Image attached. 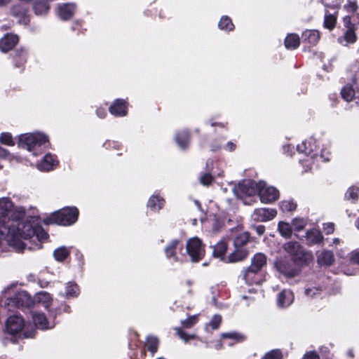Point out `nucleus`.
<instances>
[{"instance_id":"nucleus-1","label":"nucleus","mask_w":359,"mask_h":359,"mask_svg":"<svg viewBox=\"0 0 359 359\" xmlns=\"http://www.w3.org/2000/svg\"><path fill=\"white\" fill-rule=\"evenodd\" d=\"M22 208H13L12 201L6 197L0 198V229L6 231L8 245L18 252L26 248L36 250L48 239V233L39 225V217L24 219Z\"/></svg>"},{"instance_id":"nucleus-2","label":"nucleus","mask_w":359,"mask_h":359,"mask_svg":"<svg viewBox=\"0 0 359 359\" xmlns=\"http://www.w3.org/2000/svg\"><path fill=\"white\" fill-rule=\"evenodd\" d=\"M18 145L20 147L32 151L41 147H48V138L45 135L39 133H27L19 137Z\"/></svg>"},{"instance_id":"nucleus-3","label":"nucleus","mask_w":359,"mask_h":359,"mask_svg":"<svg viewBox=\"0 0 359 359\" xmlns=\"http://www.w3.org/2000/svg\"><path fill=\"white\" fill-rule=\"evenodd\" d=\"M79 211L76 208H63L52 213L46 219L47 223L67 226L74 224L76 220Z\"/></svg>"},{"instance_id":"nucleus-4","label":"nucleus","mask_w":359,"mask_h":359,"mask_svg":"<svg viewBox=\"0 0 359 359\" xmlns=\"http://www.w3.org/2000/svg\"><path fill=\"white\" fill-rule=\"evenodd\" d=\"M186 252L193 262H198L205 255L204 246L201 241L197 237L191 238L187 241Z\"/></svg>"},{"instance_id":"nucleus-5","label":"nucleus","mask_w":359,"mask_h":359,"mask_svg":"<svg viewBox=\"0 0 359 359\" xmlns=\"http://www.w3.org/2000/svg\"><path fill=\"white\" fill-rule=\"evenodd\" d=\"M263 184L255 181H244L238 184L233 189L235 194L243 198L245 196H253L258 194L259 187H262Z\"/></svg>"},{"instance_id":"nucleus-6","label":"nucleus","mask_w":359,"mask_h":359,"mask_svg":"<svg viewBox=\"0 0 359 359\" xmlns=\"http://www.w3.org/2000/svg\"><path fill=\"white\" fill-rule=\"evenodd\" d=\"M276 269L286 277H294L297 274V270L292 266L290 259L285 257H278L276 262Z\"/></svg>"},{"instance_id":"nucleus-7","label":"nucleus","mask_w":359,"mask_h":359,"mask_svg":"<svg viewBox=\"0 0 359 359\" xmlns=\"http://www.w3.org/2000/svg\"><path fill=\"white\" fill-rule=\"evenodd\" d=\"M259 184H263L262 187H259L258 191V195L262 203H272L278 199L279 192L276 188L266 186L264 182H259Z\"/></svg>"},{"instance_id":"nucleus-8","label":"nucleus","mask_w":359,"mask_h":359,"mask_svg":"<svg viewBox=\"0 0 359 359\" xmlns=\"http://www.w3.org/2000/svg\"><path fill=\"white\" fill-rule=\"evenodd\" d=\"M182 249L183 245L179 240L174 239L171 241L165 248L166 257L173 262L182 261L184 255H182V257H179L177 255V252H181Z\"/></svg>"},{"instance_id":"nucleus-9","label":"nucleus","mask_w":359,"mask_h":359,"mask_svg":"<svg viewBox=\"0 0 359 359\" xmlns=\"http://www.w3.org/2000/svg\"><path fill=\"white\" fill-rule=\"evenodd\" d=\"M277 212L275 209L258 208L252 214V217L257 222H266L271 220L276 216Z\"/></svg>"},{"instance_id":"nucleus-10","label":"nucleus","mask_w":359,"mask_h":359,"mask_svg":"<svg viewBox=\"0 0 359 359\" xmlns=\"http://www.w3.org/2000/svg\"><path fill=\"white\" fill-rule=\"evenodd\" d=\"M24 325V320L22 317L18 315H14L8 318L6 328L8 332L15 334L20 332Z\"/></svg>"},{"instance_id":"nucleus-11","label":"nucleus","mask_w":359,"mask_h":359,"mask_svg":"<svg viewBox=\"0 0 359 359\" xmlns=\"http://www.w3.org/2000/svg\"><path fill=\"white\" fill-rule=\"evenodd\" d=\"M316 257L317 263L321 266H330L334 263L335 260L334 253L332 251L327 250L318 252L316 253Z\"/></svg>"},{"instance_id":"nucleus-12","label":"nucleus","mask_w":359,"mask_h":359,"mask_svg":"<svg viewBox=\"0 0 359 359\" xmlns=\"http://www.w3.org/2000/svg\"><path fill=\"white\" fill-rule=\"evenodd\" d=\"M76 9L75 4H63L58 6L57 15L60 19L67 20L73 17Z\"/></svg>"},{"instance_id":"nucleus-13","label":"nucleus","mask_w":359,"mask_h":359,"mask_svg":"<svg viewBox=\"0 0 359 359\" xmlns=\"http://www.w3.org/2000/svg\"><path fill=\"white\" fill-rule=\"evenodd\" d=\"M32 319L34 325L41 330L51 329L55 325L54 323L48 320L43 313H34Z\"/></svg>"},{"instance_id":"nucleus-14","label":"nucleus","mask_w":359,"mask_h":359,"mask_svg":"<svg viewBox=\"0 0 359 359\" xmlns=\"http://www.w3.org/2000/svg\"><path fill=\"white\" fill-rule=\"evenodd\" d=\"M243 279L249 285L259 284L262 282L260 271L248 267L243 272Z\"/></svg>"},{"instance_id":"nucleus-15","label":"nucleus","mask_w":359,"mask_h":359,"mask_svg":"<svg viewBox=\"0 0 359 359\" xmlns=\"http://www.w3.org/2000/svg\"><path fill=\"white\" fill-rule=\"evenodd\" d=\"M109 112L116 116H124L127 114L126 102L123 100L117 99L109 108Z\"/></svg>"},{"instance_id":"nucleus-16","label":"nucleus","mask_w":359,"mask_h":359,"mask_svg":"<svg viewBox=\"0 0 359 359\" xmlns=\"http://www.w3.org/2000/svg\"><path fill=\"white\" fill-rule=\"evenodd\" d=\"M18 41V37L14 34H6L0 39V50L7 52L11 50Z\"/></svg>"},{"instance_id":"nucleus-17","label":"nucleus","mask_w":359,"mask_h":359,"mask_svg":"<svg viewBox=\"0 0 359 359\" xmlns=\"http://www.w3.org/2000/svg\"><path fill=\"white\" fill-rule=\"evenodd\" d=\"M313 259V253L310 251H306L302 247L297 252V255L293 257L294 262L298 265L308 264Z\"/></svg>"},{"instance_id":"nucleus-18","label":"nucleus","mask_w":359,"mask_h":359,"mask_svg":"<svg viewBox=\"0 0 359 359\" xmlns=\"http://www.w3.org/2000/svg\"><path fill=\"white\" fill-rule=\"evenodd\" d=\"M34 302L36 306H41L44 309H48L52 304L53 298L48 292L41 291L35 294Z\"/></svg>"},{"instance_id":"nucleus-19","label":"nucleus","mask_w":359,"mask_h":359,"mask_svg":"<svg viewBox=\"0 0 359 359\" xmlns=\"http://www.w3.org/2000/svg\"><path fill=\"white\" fill-rule=\"evenodd\" d=\"M293 300V293L290 290H284L278 294L277 304L279 307L285 308L290 306Z\"/></svg>"},{"instance_id":"nucleus-20","label":"nucleus","mask_w":359,"mask_h":359,"mask_svg":"<svg viewBox=\"0 0 359 359\" xmlns=\"http://www.w3.org/2000/svg\"><path fill=\"white\" fill-rule=\"evenodd\" d=\"M266 256L263 253L259 252L252 258L251 264L248 267L261 271L266 265Z\"/></svg>"},{"instance_id":"nucleus-21","label":"nucleus","mask_w":359,"mask_h":359,"mask_svg":"<svg viewBox=\"0 0 359 359\" xmlns=\"http://www.w3.org/2000/svg\"><path fill=\"white\" fill-rule=\"evenodd\" d=\"M57 161L51 154H46L43 158L37 163L36 166L39 170L42 171H49L56 165Z\"/></svg>"},{"instance_id":"nucleus-22","label":"nucleus","mask_w":359,"mask_h":359,"mask_svg":"<svg viewBox=\"0 0 359 359\" xmlns=\"http://www.w3.org/2000/svg\"><path fill=\"white\" fill-rule=\"evenodd\" d=\"M356 40L357 36L355 32V27H348L344 36L338 39V41L344 46L354 43Z\"/></svg>"},{"instance_id":"nucleus-23","label":"nucleus","mask_w":359,"mask_h":359,"mask_svg":"<svg viewBox=\"0 0 359 359\" xmlns=\"http://www.w3.org/2000/svg\"><path fill=\"white\" fill-rule=\"evenodd\" d=\"M305 237L309 245L318 244L321 243L323 239L321 232L316 229L307 231Z\"/></svg>"},{"instance_id":"nucleus-24","label":"nucleus","mask_w":359,"mask_h":359,"mask_svg":"<svg viewBox=\"0 0 359 359\" xmlns=\"http://www.w3.org/2000/svg\"><path fill=\"white\" fill-rule=\"evenodd\" d=\"M235 248H243V245L248 241V234L246 232H233L232 235Z\"/></svg>"},{"instance_id":"nucleus-25","label":"nucleus","mask_w":359,"mask_h":359,"mask_svg":"<svg viewBox=\"0 0 359 359\" xmlns=\"http://www.w3.org/2000/svg\"><path fill=\"white\" fill-rule=\"evenodd\" d=\"M306 144H307V142L306 141H304L300 144H298L297 147V149L299 152L305 153L306 154V158L303 159V160H302V159L299 160L300 162L303 165L305 163L306 165L307 166V168L305 170V171H308L309 170L311 169L310 164H307V163H310L311 159V157L310 158L308 156V154H310L311 151H313L312 147L311 146H309V147H308L306 146Z\"/></svg>"},{"instance_id":"nucleus-26","label":"nucleus","mask_w":359,"mask_h":359,"mask_svg":"<svg viewBox=\"0 0 359 359\" xmlns=\"http://www.w3.org/2000/svg\"><path fill=\"white\" fill-rule=\"evenodd\" d=\"M165 203L164 199L158 195H154L150 197L147 206L154 211L161 209Z\"/></svg>"},{"instance_id":"nucleus-27","label":"nucleus","mask_w":359,"mask_h":359,"mask_svg":"<svg viewBox=\"0 0 359 359\" xmlns=\"http://www.w3.org/2000/svg\"><path fill=\"white\" fill-rule=\"evenodd\" d=\"M27 9L22 7L21 6H16L13 8V15L18 17V22L25 25L27 24L29 21V17L27 15Z\"/></svg>"},{"instance_id":"nucleus-28","label":"nucleus","mask_w":359,"mask_h":359,"mask_svg":"<svg viewBox=\"0 0 359 359\" xmlns=\"http://www.w3.org/2000/svg\"><path fill=\"white\" fill-rule=\"evenodd\" d=\"M248 252L245 248H235L228 257L229 262L242 261L248 256Z\"/></svg>"},{"instance_id":"nucleus-29","label":"nucleus","mask_w":359,"mask_h":359,"mask_svg":"<svg viewBox=\"0 0 359 359\" xmlns=\"http://www.w3.org/2000/svg\"><path fill=\"white\" fill-rule=\"evenodd\" d=\"M227 249V238H224L214 248L213 255L221 259L223 258Z\"/></svg>"},{"instance_id":"nucleus-30","label":"nucleus","mask_w":359,"mask_h":359,"mask_svg":"<svg viewBox=\"0 0 359 359\" xmlns=\"http://www.w3.org/2000/svg\"><path fill=\"white\" fill-rule=\"evenodd\" d=\"M70 252V247L62 246L54 250L53 257L57 262H62L69 257Z\"/></svg>"},{"instance_id":"nucleus-31","label":"nucleus","mask_w":359,"mask_h":359,"mask_svg":"<svg viewBox=\"0 0 359 359\" xmlns=\"http://www.w3.org/2000/svg\"><path fill=\"white\" fill-rule=\"evenodd\" d=\"M300 43V39L298 35L291 34L287 36L285 40V46L287 49H295Z\"/></svg>"},{"instance_id":"nucleus-32","label":"nucleus","mask_w":359,"mask_h":359,"mask_svg":"<svg viewBox=\"0 0 359 359\" xmlns=\"http://www.w3.org/2000/svg\"><path fill=\"white\" fill-rule=\"evenodd\" d=\"M302 37L309 43L315 44L320 39V34L317 30H307L303 33Z\"/></svg>"},{"instance_id":"nucleus-33","label":"nucleus","mask_w":359,"mask_h":359,"mask_svg":"<svg viewBox=\"0 0 359 359\" xmlns=\"http://www.w3.org/2000/svg\"><path fill=\"white\" fill-rule=\"evenodd\" d=\"M301 247L302 246L299 244V243L290 241L284 244L283 249L293 258L295 255H297V253Z\"/></svg>"},{"instance_id":"nucleus-34","label":"nucleus","mask_w":359,"mask_h":359,"mask_svg":"<svg viewBox=\"0 0 359 359\" xmlns=\"http://www.w3.org/2000/svg\"><path fill=\"white\" fill-rule=\"evenodd\" d=\"M176 142L181 149H185L189 142V133L187 131H182L176 135Z\"/></svg>"},{"instance_id":"nucleus-35","label":"nucleus","mask_w":359,"mask_h":359,"mask_svg":"<svg viewBox=\"0 0 359 359\" xmlns=\"http://www.w3.org/2000/svg\"><path fill=\"white\" fill-rule=\"evenodd\" d=\"M278 228L282 236L289 238L292 235V230L289 223L280 222Z\"/></svg>"},{"instance_id":"nucleus-36","label":"nucleus","mask_w":359,"mask_h":359,"mask_svg":"<svg viewBox=\"0 0 359 359\" xmlns=\"http://www.w3.org/2000/svg\"><path fill=\"white\" fill-rule=\"evenodd\" d=\"M34 10L36 15H43L48 12L49 6L45 1L36 2L34 5Z\"/></svg>"},{"instance_id":"nucleus-37","label":"nucleus","mask_w":359,"mask_h":359,"mask_svg":"<svg viewBox=\"0 0 359 359\" xmlns=\"http://www.w3.org/2000/svg\"><path fill=\"white\" fill-rule=\"evenodd\" d=\"M343 99L346 102H350L353 100L355 95V91L351 86H345L341 91Z\"/></svg>"},{"instance_id":"nucleus-38","label":"nucleus","mask_w":359,"mask_h":359,"mask_svg":"<svg viewBox=\"0 0 359 359\" xmlns=\"http://www.w3.org/2000/svg\"><path fill=\"white\" fill-rule=\"evenodd\" d=\"M158 341L155 337H148L146 341L145 346L147 349L152 353L157 351Z\"/></svg>"},{"instance_id":"nucleus-39","label":"nucleus","mask_w":359,"mask_h":359,"mask_svg":"<svg viewBox=\"0 0 359 359\" xmlns=\"http://www.w3.org/2000/svg\"><path fill=\"white\" fill-rule=\"evenodd\" d=\"M337 15L334 14H325L324 19L325 27L332 29L336 25Z\"/></svg>"},{"instance_id":"nucleus-40","label":"nucleus","mask_w":359,"mask_h":359,"mask_svg":"<svg viewBox=\"0 0 359 359\" xmlns=\"http://www.w3.org/2000/svg\"><path fill=\"white\" fill-rule=\"evenodd\" d=\"M218 26L221 29L232 30L233 25L227 16H223L219 22Z\"/></svg>"},{"instance_id":"nucleus-41","label":"nucleus","mask_w":359,"mask_h":359,"mask_svg":"<svg viewBox=\"0 0 359 359\" xmlns=\"http://www.w3.org/2000/svg\"><path fill=\"white\" fill-rule=\"evenodd\" d=\"M280 207L283 212H291L296 209L297 205L292 201L285 200L280 202Z\"/></svg>"},{"instance_id":"nucleus-42","label":"nucleus","mask_w":359,"mask_h":359,"mask_svg":"<svg viewBox=\"0 0 359 359\" xmlns=\"http://www.w3.org/2000/svg\"><path fill=\"white\" fill-rule=\"evenodd\" d=\"M359 196V189L357 187H350L346 194V198L347 200H351L352 202H355L358 200Z\"/></svg>"},{"instance_id":"nucleus-43","label":"nucleus","mask_w":359,"mask_h":359,"mask_svg":"<svg viewBox=\"0 0 359 359\" xmlns=\"http://www.w3.org/2000/svg\"><path fill=\"white\" fill-rule=\"evenodd\" d=\"M221 337L223 339H233L236 341H242L245 339L242 334L236 332L222 333Z\"/></svg>"},{"instance_id":"nucleus-44","label":"nucleus","mask_w":359,"mask_h":359,"mask_svg":"<svg viewBox=\"0 0 359 359\" xmlns=\"http://www.w3.org/2000/svg\"><path fill=\"white\" fill-rule=\"evenodd\" d=\"M175 330L177 332V334L184 341L188 342L190 340H193L196 338V334H189L184 332L181 328L180 327H175Z\"/></svg>"},{"instance_id":"nucleus-45","label":"nucleus","mask_w":359,"mask_h":359,"mask_svg":"<svg viewBox=\"0 0 359 359\" xmlns=\"http://www.w3.org/2000/svg\"><path fill=\"white\" fill-rule=\"evenodd\" d=\"M79 290L78 286L74 283H68L66 289V296L68 297H74L78 295Z\"/></svg>"},{"instance_id":"nucleus-46","label":"nucleus","mask_w":359,"mask_h":359,"mask_svg":"<svg viewBox=\"0 0 359 359\" xmlns=\"http://www.w3.org/2000/svg\"><path fill=\"white\" fill-rule=\"evenodd\" d=\"M358 4L355 0H348L344 6V9L348 13H355L358 10Z\"/></svg>"},{"instance_id":"nucleus-47","label":"nucleus","mask_w":359,"mask_h":359,"mask_svg":"<svg viewBox=\"0 0 359 359\" xmlns=\"http://www.w3.org/2000/svg\"><path fill=\"white\" fill-rule=\"evenodd\" d=\"M0 142L2 144L13 146L14 145V142L13 140L12 136L10 133H3L0 135Z\"/></svg>"},{"instance_id":"nucleus-48","label":"nucleus","mask_w":359,"mask_h":359,"mask_svg":"<svg viewBox=\"0 0 359 359\" xmlns=\"http://www.w3.org/2000/svg\"><path fill=\"white\" fill-rule=\"evenodd\" d=\"M198 321L197 316H191L188 317L186 320L182 321V326L185 328L191 327Z\"/></svg>"},{"instance_id":"nucleus-49","label":"nucleus","mask_w":359,"mask_h":359,"mask_svg":"<svg viewBox=\"0 0 359 359\" xmlns=\"http://www.w3.org/2000/svg\"><path fill=\"white\" fill-rule=\"evenodd\" d=\"M263 359H282V354L278 350H273L266 353Z\"/></svg>"},{"instance_id":"nucleus-50","label":"nucleus","mask_w":359,"mask_h":359,"mask_svg":"<svg viewBox=\"0 0 359 359\" xmlns=\"http://www.w3.org/2000/svg\"><path fill=\"white\" fill-rule=\"evenodd\" d=\"M292 224L295 230L300 231L304 228L306 222L303 219L295 218L292 220Z\"/></svg>"},{"instance_id":"nucleus-51","label":"nucleus","mask_w":359,"mask_h":359,"mask_svg":"<svg viewBox=\"0 0 359 359\" xmlns=\"http://www.w3.org/2000/svg\"><path fill=\"white\" fill-rule=\"evenodd\" d=\"M213 181V177L210 173H204L200 177V182L204 186L210 185Z\"/></svg>"},{"instance_id":"nucleus-52","label":"nucleus","mask_w":359,"mask_h":359,"mask_svg":"<svg viewBox=\"0 0 359 359\" xmlns=\"http://www.w3.org/2000/svg\"><path fill=\"white\" fill-rule=\"evenodd\" d=\"M221 321H222L221 316L219 315H215L212 317V318L210 323V325L213 329H217L219 327V325H220Z\"/></svg>"},{"instance_id":"nucleus-53","label":"nucleus","mask_w":359,"mask_h":359,"mask_svg":"<svg viewBox=\"0 0 359 359\" xmlns=\"http://www.w3.org/2000/svg\"><path fill=\"white\" fill-rule=\"evenodd\" d=\"M330 151L327 149V147H324L322 149L320 158L323 159L324 161H328L330 160Z\"/></svg>"},{"instance_id":"nucleus-54","label":"nucleus","mask_w":359,"mask_h":359,"mask_svg":"<svg viewBox=\"0 0 359 359\" xmlns=\"http://www.w3.org/2000/svg\"><path fill=\"white\" fill-rule=\"evenodd\" d=\"M0 158H6L8 159L9 161H11L13 157L6 149L0 147Z\"/></svg>"},{"instance_id":"nucleus-55","label":"nucleus","mask_w":359,"mask_h":359,"mask_svg":"<svg viewBox=\"0 0 359 359\" xmlns=\"http://www.w3.org/2000/svg\"><path fill=\"white\" fill-rule=\"evenodd\" d=\"M350 260L355 264H359V251H353L350 254Z\"/></svg>"},{"instance_id":"nucleus-56","label":"nucleus","mask_w":359,"mask_h":359,"mask_svg":"<svg viewBox=\"0 0 359 359\" xmlns=\"http://www.w3.org/2000/svg\"><path fill=\"white\" fill-rule=\"evenodd\" d=\"M17 56L19 57V63L23 64L26 61V50H21L17 53Z\"/></svg>"},{"instance_id":"nucleus-57","label":"nucleus","mask_w":359,"mask_h":359,"mask_svg":"<svg viewBox=\"0 0 359 359\" xmlns=\"http://www.w3.org/2000/svg\"><path fill=\"white\" fill-rule=\"evenodd\" d=\"M318 291L319 290L316 287H309L306 289L305 294L307 296L313 297L318 292Z\"/></svg>"},{"instance_id":"nucleus-58","label":"nucleus","mask_w":359,"mask_h":359,"mask_svg":"<svg viewBox=\"0 0 359 359\" xmlns=\"http://www.w3.org/2000/svg\"><path fill=\"white\" fill-rule=\"evenodd\" d=\"M303 359H320L319 355L314 351L307 352Z\"/></svg>"},{"instance_id":"nucleus-59","label":"nucleus","mask_w":359,"mask_h":359,"mask_svg":"<svg viewBox=\"0 0 359 359\" xmlns=\"http://www.w3.org/2000/svg\"><path fill=\"white\" fill-rule=\"evenodd\" d=\"M323 4H325V6L334 8V7H337L338 6H339L340 2H339V0H336L335 3L331 4L330 2V0H323Z\"/></svg>"},{"instance_id":"nucleus-60","label":"nucleus","mask_w":359,"mask_h":359,"mask_svg":"<svg viewBox=\"0 0 359 359\" xmlns=\"http://www.w3.org/2000/svg\"><path fill=\"white\" fill-rule=\"evenodd\" d=\"M324 229L327 234L332 233L334 231V224L332 223H327L325 224Z\"/></svg>"},{"instance_id":"nucleus-61","label":"nucleus","mask_w":359,"mask_h":359,"mask_svg":"<svg viewBox=\"0 0 359 359\" xmlns=\"http://www.w3.org/2000/svg\"><path fill=\"white\" fill-rule=\"evenodd\" d=\"M343 20L347 29H348V27H354V25L351 22V18L349 16L344 17Z\"/></svg>"},{"instance_id":"nucleus-62","label":"nucleus","mask_w":359,"mask_h":359,"mask_svg":"<svg viewBox=\"0 0 359 359\" xmlns=\"http://www.w3.org/2000/svg\"><path fill=\"white\" fill-rule=\"evenodd\" d=\"M106 111L104 109H98L97 110V114L100 118H104L106 116Z\"/></svg>"},{"instance_id":"nucleus-63","label":"nucleus","mask_w":359,"mask_h":359,"mask_svg":"<svg viewBox=\"0 0 359 359\" xmlns=\"http://www.w3.org/2000/svg\"><path fill=\"white\" fill-rule=\"evenodd\" d=\"M236 148V145L235 144H233V142H229V143H227L226 144V149L230 151H232L235 149Z\"/></svg>"},{"instance_id":"nucleus-64","label":"nucleus","mask_w":359,"mask_h":359,"mask_svg":"<svg viewBox=\"0 0 359 359\" xmlns=\"http://www.w3.org/2000/svg\"><path fill=\"white\" fill-rule=\"evenodd\" d=\"M256 231L259 235H262L264 232V227L263 226H259L256 228Z\"/></svg>"}]
</instances>
